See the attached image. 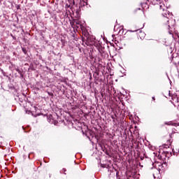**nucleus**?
<instances>
[{
	"mask_svg": "<svg viewBox=\"0 0 179 179\" xmlns=\"http://www.w3.org/2000/svg\"><path fill=\"white\" fill-rule=\"evenodd\" d=\"M164 124H165V125H172V126L176 125L175 123H173L171 122H166Z\"/></svg>",
	"mask_w": 179,
	"mask_h": 179,
	"instance_id": "2",
	"label": "nucleus"
},
{
	"mask_svg": "<svg viewBox=\"0 0 179 179\" xmlns=\"http://www.w3.org/2000/svg\"><path fill=\"white\" fill-rule=\"evenodd\" d=\"M119 34H124V29H120Z\"/></svg>",
	"mask_w": 179,
	"mask_h": 179,
	"instance_id": "4",
	"label": "nucleus"
},
{
	"mask_svg": "<svg viewBox=\"0 0 179 179\" xmlns=\"http://www.w3.org/2000/svg\"><path fill=\"white\" fill-rule=\"evenodd\" d=\"M152 100H156V99L155 98V96L152 97Z\"/></svg>",
	"mask_w": 179,
	"mask_h": 179,
	"instance_id": "11",
	"label": "nucleus"
},
{
	"mask_svg": "<svg viewBox=\"0 0 179 179\" xmlns=\"http://www.w3.org/2000/svg\"><path fill=\"white\" fill-rule=\"evenodd\" d=\"M1 113H0V117H1Z\"/></svg>",
	"mask_w": 179,
	"mask_h": 179,
	"instance_id": "14",
	"label": "nucleus"
},
{
	"mask_svg": "<svg viewBox=\"0 0 179 179\" xmlns=\"http://www.w3.org/2000/svg\"><path fill=\"white\" fill-rule=\"evenodd\" d=\"M76 24H80L79 22H76Z\"/></svg>",
	"mask_w": 179,
	"mask_h": 179,
	"instance_id": "9",
	"label": "nucleus"
},
{
	"mask_svg": "<svg viewBox=\"0 0 179 179\" xmlns=\"http://www.w3.org/2000/svg\"><path fill=\"white\" fill-rule=\"evenodd\" d=\"M64 170V171H65V169H63Z\"/></svg>",
	"mask_w": 179,
	"mask_h": 179,
	"instance_id": "13",
	"label": "nucleus"
},
{
	"mask_svg": "<svg viewBox=\"0 0 179 179\" xmlns=\"http://www.w3.org/2000/svg\"><path fill=\"white\" fill-rule=\"evenodd\" d=\"M0 71H1V72H3V70L2 69H1V68H0Z\"/></svg>",
	"mask_w": 179,
	"mask_h": 179,
	"instance_id": "10",
	"label": "nucleus"
},
{
	"mask_svg": "<svg viewBox=\"0 0 179 179\" xmlns=\"http://www.w3.org/2000/svg\"><path fill=\"white\" fill-rule=\"evenodd\" d=\"M164 18L166 20H167V22H169V18L168 17H166V15H164Z\"/></svg>",
	"mask_w": 179,
	"mask_h": 179,
	"instance_id": "8",
	"label": "nucleus"
},
{
	"mask_svg": "<svg viewBox=\"0 0 179 179\" xmlns=\"http://www.w3.org/2000/svg\"><path fill=\"white\" fill-rule=\"evenodd\" d=\"M135 31H138V30H135Z\"/></svg>",
	"mask_w": 179,
	"mask_h": 179,
	"instance_id": "12",
	"label": "nucleus"
},
{
	"mask_svg": "<svg viewBox=\"0 0 179 179\" xmlns=\"http://www.w3.org/2000/svg\"><path fill=\"white\" fill-rule=\"evenodd\" d=\"M11 37L14 39V40H16V37L13 36V34H10Z\"/></svg>",
	"mask_w": 179,
	"mask_h": 179,
	"instance_id": "7",
	"label": "nucleus"
},
{
	"mask_svg": "<svg viewBox=\"0 0 179 179\" xmlns=\"http://www.w3.org/2000/svg\"><path fill=\"white\" fill-rule=\"evenodd\" d=\"M22 52H24V54H27V50H26V48H22Z\"/></svg>",
	"mask_w": 179,
	"mask_h": 179,
	"instance_id": "6",
	"label": "nucleus"
},
{
	"mask_svg": "<svg viewBox=\"0 0 179 179\" xmlns=\"http://www.w3.org/2000/svg\"><path fill=\"white\" fill-rule=\"evenodd\" d=\"M93 41H94V39H87L86 43H93Z\"/></svg>",
	"mask_w": 179,
	"mask_h": 179,
	"instance_id": "3",
	"label": "nucleus"
},
{
	"mask_svg": "<svg viewBox=\"0 0 179 179\" xmlns=\"http://www.w3.org/2000/svg\"><path fill=\"white\" fill-rule=\"evenodd\" d=\"M159 9H160V10H162V12H164V10L166 9L164 3H159Z\"/></svg>",
	"mask_w": 179,
	"mask_h": 179,
	"instance_id": "1",
	"label": "nucleus"
},
{
	"mask_svg": "<svg viewBox=\"0 0 179 179\" xmlns=\"http://www.w3.org/2000/svg\"><path fill=\"white\" fill-rule=\"evenodd\" d=\"M101 167L108 169V165H104L103 164H101Z\"/></svg>",
	"mask_w": 179,
	"mask_h": 179,
	"instance_id": "5",
	"label": "nucleus"
}]
</instances>
